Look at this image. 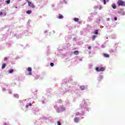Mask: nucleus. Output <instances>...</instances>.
<instances>
[{"label":"nucleus","mask_w":125,"mask_h":125,"mask_svg":"<svg viewBox=\"0 0 125 125\" xmlns=\"http://www.w3.org/2000/svg\"><path fill=\"white\" fill-rule=\"evenodd\" d=\"M26 13H27V14H31V13H32V11H27Z\"/></svg>","instance_id":"obj_14"},{"label":"nucleus","mask_w":125,"mask_h":125,"mask_svg":"<svg viewBox=\"0 0 125 125\" xmlns=\"http://www.w3.org/2000/svg\"><path fill=\"white\" fill-rule=\"evenodd\" d=\"M9 93H10V94H11V91H9Z\"/></svg>","instance_id":"obj_29"},{"label":"nucleus","mask_w":125,"mask_h":125,"mask_svg":"<svg viewBox=\"0 0 125 125\" xmlns=\"http://www.w3.org/2000/svg\"><path fill=\"white\" fill-rule=\"evenodd\" d=\"M16 8H17V7H16Z\"/></svg>","instance_id":"obj_34"},{"label":"nucleus","mask_w":125,"mask_h":125,"mask_svg":"<svg viewBox=\"0 0 125 125\" xmlns=\"http://www.w3.org/2000/svg\"><path fill=\"white\" fill-rule=\"evenodd\" d=\"M59 19H62V18H63V16L60 14L59 15Z\"/></svg>","instance_id":"obj_8"},{"label":"nucleus","mask_w":125,"mask_h":125,"mask_svg":"<svg viewBox=\"0 0 125 125\" xmlns=\"http://www.w3.org/2000/svg\"><path fill=\"white\" fill-rule=\"evenodd\" d=\"M74 122L75 123H78V122H79V118H76L74 119Z\"/></svg>","instance_id":"obj_6"},{"label":"nucleus","mask_w":125,"mask_h":125,"mask_svg":"<svg viewBox=\"0 0 125 125\" xmlns=\"http://www.w3.org/2000/svg\"><path fill=\"white\" fill-rule=\"evenodd\" d=\"M13 72H14L13 69H11V70H10L9 71V74H12V73H13Z\"/></svg>","instance_id":"obj_9"},{"label":"nucleus","mask_w":125,"mask_h":125,"mask_svg":"<svg viewBox=\"0 0 125 125\" xmlns=\"http://www.w3.org/2000/svg\"><path fill=\"white\" fill-rule=\"evenodd\" d=\"M114 20H115V21H117V18L115 17V18H114Z\"/></svg>","instance_id":"obj_25"},{"label":"nucleus","mask_w":125,"mask_h":125,"mask_svg":"<svg viewBox=\"0 0 125 125\" xmlns=\"http://www.w3.org/2000/svg\"><path fill=\"white\" fill-rule=\"evenodd\" d=\"M26 108H28V105H26Z\"/></svg>","instance_id":"obj_31"},{"label":"nucleus","mask_w":125,"mask_h":125,"mask_svg":"<svg viewBox=\"0 0 125 125\" xmlns=\"http://www.w3.org/2000/svg\"><path fill=\"white\" fill-rule=\"evenodd\" d=\"M6 2L7 3V4H9V3H10V0H6Z\"/></svg>","instance_id":"obj_19"},{"label":"nucleus","mask_w":125,"mask_h":125,"mask_svg":"<svg viewBox=\"0 0 125 125\" xmlns=\"http://www.w3.org/2000/svg\"><path fill=\"white\" fill-rule=\"evenodd\" d=\"M4 68H5V63H3L2 65V69H4Z\"/></svg>","instance_id":"obj_13"},{"label":"nucleus","mask_w":125,"mask_h":125,"mask_svg":"<svg viewBox=\"0 0 125 125\" xmlns=\"http://www.w3.org/2000/svg\"><path fill=\"white\" fill-rule=\"evenodd\" d=\"M0 2H2L3 1V0H0Z\"/></svg>","instance_id":"obj_27"},{"label":"nucleus","mask_w":125,"mask_h":125,"mask_svg":"<svg viewBox=\"0 0 125 125\" xmlns=\"http://www.w3.org/2000/svg\"><path fill=\"white\" fill-rule=\"evenodd\" d=\"M57 111L58 113H59V112H60V111H59L58 110H57Z\"/></svg>","instance_id":"obj_30"},{"label":"nucleus","mask_w":125,"mask_h":125,"mask_svg":"<svg viewBox=\"0 0 125 125\" xmlns=\"http://www.w3.org/2000/svg\"><path fill=\"white\" fill-rule=\"evenodd\" d=\"M74 21H75V22H78L79 21V19H78V18H74Z\"/></svg>","instance_id":"obj_15"},{"label":"nucleus","mask_w":125,"mask_h":125,"mask_svg":"<svg viewBox=\"0 0 125 125\" xmlns=\"http://www.w3.org/2000/svg\"><path fill=\"white\" fill-rule=\"evenodd\" d=\"M107 1H109V0H106Z\"/></svg>","instance_id":"obj_32"},{"label":"nucleus","mask_w":125,"mask_h":125,"mask_svg":"<svg viewBox=\"0 0 125 125\" xmlns=\"http://www.w3.org/2000/svg\"><path fill=\"white\" fill-rule=\"evenodd\" d=\"M26 1H28L29 6H30V7H32V8H35V5H34V4L32 2L29 1L28 0H26Z\"/></svg>","instance_id":"obj_3"},{"label":"nucleus","mask_w":125,"mask_h":125,"mask_svg":"<svg viewBox=\"0 0 125 125\" xmlns=\"http://www.w3.org/2000/svg\"><path fill=\"white\" fill-rule=\"evenodd\" d=\"M54 65V63H52V62H51V63H50V66H51L52 67H53Z\"/></svg>","instance_id":"obj_20"},{"label":"nucleus","mask_w":125,"mask_h":125,"mask_svg":"<svg viewBox=\"0 0 125 125\" xmlns=\"http://www.w3.org/2000/svg\"><path fill=\"white\" fill-rule=\"evenodd\" d=\"M0 16L2 15V12H0Z\"/></svg>","instance_id":"obj_24"},{"label":"nucleus","mask_w":125,"mask_h":125,"mask_svg":"<svg viewBox=\"0 0 125 125\" xmlns=\"http://www.w3.org/2000/svg\"><path fill=\"white\" fill-rule=\"evenodd\" d=\"M101 9V8H100V9H99V10H100Z\"/></svg>","instance_id":"obj_33"},{"label":"nucleus","mask_w":125,"mask_h":125,"mask_svg":"<svg viewBox=\"0 0 125 125\" xmlns=\"http://www.w3.org/2000/svg\"><path fill=\"white\" fill-rule=\"evenodd\" d=\"M14 97L16 98H18V97H19V96L18 95V94H15L14 95Z\"/></svg>","instance_id":"obj_17"},{"label":"nucleus","mask_w":125,"mask_h":125,"mask_svg":"<svg viewBox=\"0 0 125 125\" xmlns=\"http://www.w3.org/2000/svg\"><path fill=\"white\" fill-rule=\"evenodd\" d=\"M104 57H109V55L107 54H104Z\"/></svg>","instance_id":"obj_12"},{"label":"nucleus","mask_w":125,"mask_h":125,"mask_svg":"<svg viewBox=\"0 0 125 125\" xmlns=\"http://www.w3.org/2000/svg\"><path fill=\"white\" fill-rule=\"evenodd\" d=\"M74 54H75V55H78V54H79V51H75Z\"/></svg>","instance_id":"obj_7"},{"label":"nucleus","mask_w":125,"mask_h":125,"mask_svg":"<svg viewBox=\"0 0 125 125\" xmlns=\"http://www.w3.org/2000/svg\"><path fill=\"white\" fill-rule=\"evenodd\" d=\"M27 71L28 72H29L28 74V75H32V68L31 67H28V68L27 69Z\"/></svg>","instance_id":"obj_4"},{"label":"nucleus","mask_w":125,"mask_h":125,"mask_svg":"<svg viewBox=\"0 0 125 125\" xmlns=\"http://www.w3.org/2000/svg\"><path fill=\"white\" fill-rule=\"evenodd\" d=\"M96 38V36L93 35V37H92L93 41H94V40H95Z\"/></svg>","instance_id":"obj_11"},{"label":"nucleus","mask_w":125,"mask_h":125,"mask_svg":"<svg viewBox=\"0 0 125 125\" xmlns=\"http://www.w3.org/2000/svg\"><path fill=\"white\" fill-rule=\"evenodd\" d=\"M65 109L66 108H65V107H62L61 108V111H65Z\"/></svg>","instance_id":"obj_10"},{"label":"nucleus","mask_w":125,"mask_h":125,"mask_svg":"<svg viewBox=\"0 0 125 125\" xmlns=\"http://www.w3.org/2000/svg\"><path fill=\"white\" fill-rule=\"evenodd\" d=\"M94 34H95V35H98V31L97 30H95L94 31Z\"/></svg>","instance_id":"obj_18"},{"label":"nucleus","mask_w":125,"mask_h":125,"mask_svg":"<svg viewBox=\"0 0 125 125\" xmlns=\"http://www.w3.org/2000/svg\"><path fill=\"white\" fill-rule=\"evenodd\" d=\"M118 5L119 6H125V1L122 0H119L118 2Z\"/></svg>","instance_id":"obj_1"},{"label":"nucleus","mask_w":125,"mask_h":125,"mask_svg":"<svg viewBox=\"0 0 125 125\" xmlns=\"http://www.w3.org/2000/svg\"><path fill=\"white\" fill-rule=\"evenodd\" d=\"M105 70V68L104 67H101V68L99 69L98 67L96 68V71L97 72H103Z\"/></svg>","instance_id":"obj_2"},{"label":"nucleus","mask_w":125,"mask_h":125,"mask_svg":"<svg viewBox=\"0 0 125 125\" xmlns=\"http://www.w3.org/2000/svg\"><path fill=\"white\" fill-rule=\"evenodd\" d=\"M58 125H61V123H60V122H58Z\"/></svg>","instance_id":"obj_22"},{"label":"nucleus","mask_w":125,"mask_h":125,"mask_svg":"<svg viewBox=\"0 0 125 125\" xmlns=\"http://www.w3.org/2000/svg\"><path fill=\"white\" fill-rule=\"evenodd\" d=\"M4 60H7V58H5Z\"/></svg>","instance_id":"obj_28"},{"label":"nucleus","mask_w":125,"mask_h":125,"mask_svg":"<svg viewBox=\"0 0 125 125\" xmlns=\"http://www.w3.org/2000/svg\"><path fill=\"white\" fill-rule=\"evenodd\" d=\"M112 7L114 9H115L116 6V5L114 3H113L111 5Z\"/></svg>","instance_id":"obj_5"},{"label":"nucleus","mask_w":125,"mask_h":125,"mask_svg":"<svg viewBox=\"0 0 125 125\" xmlns=\"http://www.w3.org/2000/svg\"><path fill=\"white\" fill-rule=\"evenodd\" d=\"M88 49H91V47L89 46V47H88Z\"/></svg>","instance_id":"obj_23"},{"label":"nucleus","mask_w":125,"mask_h":125,"mask_svg":"<svg viewBox=\"0 0 125 125\" xmlns=\"http://www.w3.org/2000/svg\"><path fill=\"white\" fill-rule=\"evenodd\" d=\"M104 4H106V0H104Z\"/></svg>","instance_id":"obj_21"},{"label":"nucleus","mask_w":125,"mask_h":125,"mask_svg":"<svg viewBox=\"0 0 125 125\" xmlns=\"http://www.w3.org/2000/svg\"><path fill=\"white\" fill-rule=\"evenodd\" d=\"M29 106H32V104L30 103V104H29Z\"/></svg>","instance_id":"obj_26"},{"label":"nucleus","mask_w":125,"mask_h":125,"mask_svg":"<svg viewBox=\"0 0 125 125\" xmlns=\"http://www.w3.org/2000/svg\"><path fill=\"white\" fill-rule=\"evenodd\" d=\"M80 87H81L82 90H83L84 89V86H81Z\"/></svg>","instance_id":"obj_16"}]
</instances>
